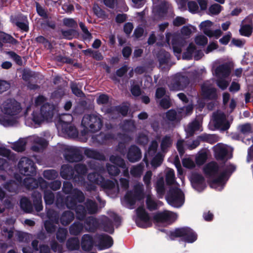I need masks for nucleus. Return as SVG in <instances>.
Wrapping results in <instances>:
<instances>
[{
  "label": "nucleus",
  "mask_w": 253,
  "mask_h": 253,
  "mask_svg": "<svg viewBox=\"0 0 253 253\" xmlns=\"http://www.w3.org/2000/svg\"><path fill=\"white\" fill-rule=\"evenodd\" d=\"M177 215L173 212L165 211L163 212L157 213L154 215V219L157 223H162L164 225L169 224L177 219Z\"/></svg>",
  "instance_id": "a211bd4d"
},
{
  "label": "nucleus",
  "mask_w": 253,
  "mask_h": 253,
  "mask_svg": "<svg viewBox=\"0 0 253 253\" xmlns=\"http://www.w3.org/2000/svg\"><path fill=\"white\" fill-rule=\"evenodd\" d=\"M200 141H207L210 143H214L218 139L216 135L213 134H203L197 137Z\"/></svg>",
  "instance_id": "49530a36"
},
{
  "label": "nucleus",
  "mask_w": 253,
  "mask_h": 253,
  "mask_svg": "<svg viewBox=\"0 0 253 253\" xmlns=\"http://www.w3.org/2000/svg\"><path fill=\"white\" fill-rule=\"evenodd\" d=\"M2 42L16 44L17 41L10 35L0 32V47L2 45Z\"/></svg>",
  "instance_id": "37998d69"
},
{
  "label": "nucleus",
  "mask_w": 253,
  "mask_h": 253,
  "mask_svg": "<svg viewBox=\"0 0 253 253\" xmlns=\"http://www.w3.org/2000/svg\"><path fill=\"white\" fill-rule=\"evenodd\" d=\"M121 127L125 132L132 131L135 128L134 122L132 121L125 122Z\"/></svg>",
  "instance_id": "5fc2aeb1"
},
{
  "label": "nucleus",
  "mask_w": 253,
  "mask_h": 253,
  "mask_svg": "<svg viewBox=\"0 0 253 253\" xmlns=\"http://www.w3.org/2000/svg\"><path fill=\"white\" fill-rule=\"evenodd\" d=\"M230 124L227 121L226 116L221 111L214 112L212 119L209 125V128L211 130L219 129L221 130H225L229 128Z\"/></svg>",
  "instance_id": "f8f14e48"
},
{
  "label": "nucleus",
  "mask_w": 253,
  "mask_h": 253,
  "mask_svg": "<svg viewBox=\"0 0 253 253\" xmlns=\"http://www.w3.org/2000/svg\"><path fill=\"white\" fill-rule=\"evenodd\" d=\"M146 203L147 208L150 211L156 210L161 204V202L156 201L149 193L147 195Z\"/></svg>",
  "instance_id": "58836bf2"
},
{
  "label": "nucleus",
  "mask_w": 253,
  "mask_h": 253,
  "mask_svg": "<svg viewBox=\"0 0 253 253\" xmlns=\"http://www.w3.org/2000/svg\"><path fill=\"white\" fill-rule=\"evenodd\" d=\"M40 178H39L38 181H37L35 179L31 177L25 178L23 180V184L28 189L35 188L38 187L39 185L40 186L39 182Z\"/></svg>",
  "instance_id": "ea45409f"
},
{
  "label": "nucleus",
  "mask_w": 253,
  "mask_h": 253,
  "mask_svg": "<svg viewBox=\"0 0 253 253\" xmlns=\"http://www.w3.org/2000/svg\"><path fill=\"white\" fill-rule=\"evenodd\" d=\"M0 124L4 126H13L17 124L22 111L20 104L14 99L4 101L0 107Z\"/></svg>",
  "instance_id": "20e7f679"
},
{
  "label": "nucleus",
  "mask_w": 253,
  "mask_h": 253,
  "mask_svg": "<svg viewBox=\"0 0 253 253\" xmlns=\"http://www.w3.org/2000/svg\"><path fill=\"white\" fill-rule=\"evenodd\" d=\"M98 226V221L93 216L89 217L85 220L84 228L87 231L93 232L96 230Z\"/></svg>",
  "instance_id": "c9c22d12"
},
{
  "label": "nucleus",
  "mask_w": 253,
  "mask_h": 253,
  "mask_svg": "<svg viewBox=\"0 0 253 253\" xmlns=\"http://www.w3.org/2000/svg\"><path fill=\"white\" fill-rule=\"evenodd\" d=\"M103 121L102 116L98 113L85 115L82 121V126L84 129L81 133L86 139L87 131L95 132L99 131L102 126Z\"/></svg>",
  "instance_id": "0eeeda50"
},
{
  "label": "nucleus",
  "mask_w": 253,
  "mask_h": 253,
  "mask_svg": "<svg viewBox=\"0 0 253 253\" xmlns=\"http://www.w3.org/2000/svg\"><path fill=\"white\" fill-rule=\"evenodd\" d=\"M21 18L22 21H17L16 22V25L23 31H27L28 30V24L27 17L25 16H22Z\"/></svg>",
  "instance_id": "052dcab7"
},
{
  "label": "nucleus",
  "mask_w": 253,
  "mask_h": 253,
  "mask_svg": "<svg viewBox=\"0 0 253 253\" xmlns=\"http://www.w3.org/2000/svg\"><path fill=\"white\" fill-rule=\"evenodd\" d=\"M94 240L97 243L98 248L100 250L108 249L113 245L112 238L105 234L97 235Z\"/></svg>",
  "instance_id": "5701e85b"
},
{
  "label": "nucleus",
  "mask_w": 253,
  "mask_h": 253,
  "mask_svg": "<svg viewBox=\"0 0 253 253\" xmlns=\"http://www.w3.org/2000/svg\"><path fill=\"white\" fill-rule=\"evenodd\" d=\"M72 185L70 182H65L63 183V191L66 194H70L64 200L60 195L57 197L56 205L57 207H62L65 204L68 209L75 210L77 218L82 220L87 213L93 214L98 211L96 204L92 200L87 199L84 203L85 207L82 205H77V202L82 203L84 199L83 193L78 189L72 190Z\"/></svg>",
  "instance_id": "f03ea898"
},
{
  "label": "nucleus",
  "mask_w": 253,
  "mask_h": 253,
  "mask_svg": "<svg viewBox=\"0 0 253 253\" xmlns=\"http://www.w3.org/2000/svg\"><path fill=\"white\" fill-rule=\"evenodd\" d=\"M222 6L218 4H213L209 8V13L211 15H217L222 10Z\"/></svg>",
  "instance_id": "0e129e2a"
},
{
  "label": "nucleus",
  "mask_w": 253,
  "mask_h": 253,
  "mask_svg": "<svg viewBox=\"0 0 253 253\" xmlns=\"http://www.w3.org/2000/svg\"><path fill=\"white\" fill-rule=\"evenodd\" d=\"M93 245V241L92 237L88 235H84L82 239L81 246L83 250L89 251L91 250Z\"/></svg>",
  "instance_id": "e433bc0d"
},
{
  "label": "nucleus",
  "mask_w": 253,
  "mask_h": 253,
  "mask_svg": "<svg viewBox=\"0 0 253 253\" xmlns=\"http://www.w3.org/2000/svg\"><path fill=\"white\" fill-rule=\"evenodd\" d=\"M235 169V167L230 164L227 165L222 170H219L216 163L211 162L205 166L204 171L209 179L211 187L220 191Z\"/></svg>",
  "instance_id": "7ed1b4c3"
},
{
  "label": "nucleus",
  "mask_w": 253,
  "mask_h": 253,
  "mask_svg": "<svg viewBox=\"0 0 253 253\" xmlns=\"http://www.w3.org/2000/svg\"><path fill=\"white\" fill-rule=\"evenodd\" d=\"M136 211L137 217L135 221L137 225L142 228H146L150 226V217L144 207L138 208Z\"/></svg>",
  "instance_id": "aec40b11"
},
{
  "label": "nucleus",
  "mask_w": 253,
  "mask_h": 253,
  "mask_svg": "<svg viewBox=\"0 0 253 253\" xmlns=\"http://www.w3.org/2000/svg\"><path fill=\"white\" fill-rule=\"evenodd\" d=\"M18 167L20 173L25 175H33L36 172L34 163L28 158H22Z\"/></svg>",
  "instance_id": "f3484780"
},
{
  "label": "nucleus",
  "mask_w": 253,
  "mask_h": 253,
  "mask_svg": "<svg viewBox=\"0 0 253 253\" xmlns=\"http://www.w3.org/2000/svg\"><path fill=\"white\" fill-rule=\"evenodd\" d=\"M47 216L49 219L44 222L45 228L48 233L53 232L56 228L55 224H57L58 222V215L54 211L48 210L47 211Z\"/></svg>",
  "instance_id": "412c9836"
},
{
  "label": "nucleus",
  "mask_w": 253,
  "mask_h": 253,
  "mask_svg": "<svg viewBox=\"0 0 253 253\" xmlns=\"http://www.w3.org/2000/svg\"><path fill=\"white\" fill-rule=\"evenodd\" d=\"M241 35L249 37L252 33V27L250 24L242 26L240 29Z\"/></svg>",
  "instance_id": "6e6d98bb"
},
{
  "label": "nucleus",
  "mask_w": 253,
  "mask_h": 253,
  "mask_svg": "<svg viewBox=\"0 0 253 253\" xmlns=\"http://www.w3.org/2000/svg\"><path fill=\"white\" fill-rule=\"evenodd\" d=\"M0 155L6 157L9 160L12 161L16 160V156L9 150L2 146H0Z\"/></svg>",
  "instance_id": "8fccbe9b"
},
{
  "label": "nucleus",
  "mask_w": 253,
  "mask_h": 253,
  "mask_svg": "<svg viewBox=\"0 0 253 253\" xmlns=\"http://www.w3.org/2000/svg\"><path fill=\"white\" fill-rule=\"evenodd\" d=\"M44 190V199L46 204L51 205L54 201V195L53 193L48 189H42Z\"/></svg>",
  "instance_id": "864d4df0"
},
{
  "label": "nucleus",
  "mask_w": 253,
  "mask_h": 253,
  "mask_svg": "<svg viewBox=\"0 0 253 253\" xmlns=\"http://www.w3.org/2000/svg\"><path fill=\"white\" fill-rule=\"evenodd\" d=\"M64 156L67 161L74 162L82 159V156L77 149L69 146H64Z\"/></svg>",
  "instance_id": "4be33fe9"
},
{
  "label": "nucleus",
  "mask_w": 253,
  "mask_h": 253,
  "mask_svg": "<svg viewBox=\"0 0 253 253\" xmlns=\"http://www.w3.org/2000/svg\"><path fill=\"white\" fill-rule=\"evenodd\" d=\"M190 179L193 187L197 191L201 192L205 188V179L201 174L194 173L192 174Z\"/></svg>",
  "instance_id": "bb28decb"
},
{
  "label": "nucleus",
  "mask_w": 253,
  "mask_h": 253,
  "mask_svg": "<svg viewBox=\"0 0 253 253\" xmlns=\"http://www.w3.org/2000/svg\"><path fill=\"white\" fill-rule=\"evenodd\" d=\"M164 178L161 177L157 180L156 185V189L159 194L163 195L164 193Z\"/></svg>",
  "instance_id": "680f3d73"
},
{
  "label": "nucleus",
  "mask_w": 253,
  "mask_h": 253,
  "mask_svg": "<svg viewBox=\"0 0 253 253\" xmlns=\"http://www.w3.org/2000/svg\"><path fill=\"white\" fill-rule=\"evenodd\" d=\"M189 84L187 77L182 76L181 74H177L170 80L168 85L170 90L178 91L183 89Z\"/></svg>",
  "instance_id": "2eb2a0df"
},
{
  "label": "nucleus",
  "mask_w": 253,
  "mask_h": 253,
  "mask_svg": "<svg viewBox=\"0 0 253 253\" xmlns=\"http://www.w3.org/2000/svg\"><path fill=\"white\" fill-rule=\"evenodd\" d=\"M166 180L167 184L174 185L171 187L167 196V200L169 204L175 208H179L184 202V194L175 183L174 170L167 168L166 169Z\"/></svg>",
  "instance_id": "423d86ee"
},
{
  "label": "nucleus",
  "mask_w": 253,
  "mask_h": 253,
  "mask_svg": "<svg viewBox=\"0 0 253 253\" xmlns=\"http://www.w3.org/2000/svg\"><path fill=\"white\" fill-rule=\"evenodd\" d=\"M67 247L69 250H78L80 247V242L77 238L69 239L67 242Z\"/></svg>",
  "instance_id": "09e8293b"
},
{
  "label": "nucleus",
  "mask_w": 253,
  "mask_h": 253,
  "mask_svg": "<svg viewBox=\"0 0 253 253\" xmlns=\"http://www.w3.org/2000/svg\"><path fill=\"white\" fill-rule=\"evenodd\" d=\"M74 218V213L70 211H66L63 213L60 218V221L62 225L69 224Z\"/></svg>",
  "instance_id": "a19ab883"
},
{
  "label": "nucleus",
  "mask_w": 253,
  "mask_h": 253,
  "mask_svg": "<svg viewBox=\"0 0 253 253\" xmlns=\"http://www.w3.org/2000/svg\"><path fill=\"white\" fill-rule=\"evenodd\" d=\"M208 42V38L204 35H199L195 38V42L199 46H204L207 44Z\"/></svg>",
  "instance_id": "e2e57ef3"
},
{
  "label": "nucleus",
  "mask_w": 253,
  "mask_h": 253,
  "mask_svg": "<svg viewBox=\"0 0 253 253\" xmlns=\"http://www.w3.org/2000/svg\"><path fill=\"white\" fill-rule=\"evenodd\" d=\"M34 205L36 210L40 211L42 210L43 207L42 204V195L37 191H34L32 194Z\"/></svg>",
  "instance_id": "4c0bfd02"
},
{
  "label": "nucleus",
  "mask_w": 253,
  "mask_h": 253,
  "mask_svg": "<svg viewBox=\"0 0 253 253\" xmlns=\"http://www.w3.org/2000/svg\"><path fill=\"white\" fill-rule=\"evenodd\" d=\"M20 207L26 212H30L32 210V206L29 201L26 198H22L20 200Z\"/></svg>",
  "instance_id": "603ef678"
},
{
  "label": "nucleus",
  "mask_w": 253,
  "mask_h": 253,
  "mask_svg": "<svg viewBox=\"0 0 253 253\" xmlns=\"http://www.w3.org/2000/svg\"><path fill=\"white\" fill-rule=\"evenodd\" d=\"M173 144V139L170 135H165L162 138L160 141V147L161 151L166 153L171 147Z\"/></svg>",
  "instance_id": "2f4dec72"
},
{
  "label": "nucleus",
  "mask_w": 253,
  "mask_h": 253,
  "mask_svg": "<svg viewBox=\"0 0 253 253\" xmlns=\"http://www.w3.org/2000/svg\"><path fill=\"white\" fill-rule=\"evenodd\" d=\"M127 157L130 162L138 161L141 157L140 150L136 146H131L129 149Z\"/></svg>",
  "instance_id": "c756f323"
},
{
  "label": "nucleus",
  "mask_w": 253,
  "mask_h": 253,
  "mask_svg": "<svg viewBox=\"0 0 253 253\" xmlns=\"http://www.w3.org/2000/svg\"><path fill=\"white\" fill-rule=\"evenodd\" d=\"M106 168L108 173L111 176H117L120 172V170L117 167L109 164L106 165Z\"/></svg>",
  "instance_id": "bf43d9fd"
},
{
  "label": "nucleus",
  "mask_w": 253,
  "mask_h": 253,
  "mask_svg": "<svg viewBox=\"0 0 253 253\" xmlns=\"http://www.w3.org/2000/svg\"><path fill=\"white\" fill-rule=\"evenodd\" d=\"M203 56V53L201 50L197 51L196 46L193 43L189 44L187 50L183 54V58L184 59H190L194 56L195 60H198Z\"/></svg>",
  "instance_id": "cd10ccee"
},
{
  "label": "nucleus",
  "mask_w": 253,
  "mask_h": 253,
  "mask_svg": "<svg viewBox=\"0 0 253 253\" xmlns=\"http://www.w3.org/2000/svg\"><path fill=\"white\" fill-rule=\"evenodd\" d=\"M213 74L217 78V84L221 89L224 90L229 85L230 80H226L230 74V68L227 63L219 65L216 67Z\"/></svg>",
  "instance_id": "1a4fd4ad"
},
{
  "label": "nucleus",
  "mask_w": 253,
  "mask_h": 253,
  "mask_svg": "<svg viewBox=\"0 0 253 253\" xmlns=\"http://www.w3.org/2000/svg\"><path fill=\"white\" fill-rule=\"evenodd\" d=\"M182 117V112L179 109L177 111L170 110L166 113V118L171 122H178Z\"/></svg>",
  "instance_id": "f704fd0d"
},
{
  "label": "nucleus",
  "mask_w": 253,
  "mask_h": 253,
  "mask_svg": "<svg viewBox=\"0 0 253 253\" xmlns=\"http://www.w3.org/2000/svg\"><path fill=\"white\" fill-rule=\"evenodd\" d=\"M213 149L215 156L218 159H228L232 157V149L227 145L218 143L215 145Z\"/></svg>",
  "instance_id": "6ab92c4d"
},
{
  "label": "nucleus",
  "mask_w": 253,
  "mask_h": 253,
  "mask_svg": "<svg viewBox=\"0 0 253 253\" xmlns=\"http://www.w3.org/2000/svg\"><path fill=\"white\" fill-rule=\"evenodd\" d=\"M175 237H182L185 242L192 243L197 239V235L191 228L183 227L176 229L171 232L169 238L173 240Z\"/></svg>",
  "instance_id": "ddd939ff"
},
{
  "label": "nucleus",
  "mask_w": 253,
  "mask_h": 253,
  "mask_svg": "<svg viewBox=\"0 0 253 253\" xmlns=\"http://www.w3.org/2000/svg\"><path fill=\"white\" fill-rule=\"evenodd\" d=\"M60 124L57 126L61 129L65 136L69 137H76L78 136V131L76 128L70 123L73 121V117L70 114H66L61 116Z\"/></svg>",
  "instance_id": "9b49d317"
},
{
  "label": "nucleus",
  "mask_w": 253,
  "mask_h": 253,
  "mask_svg": "<svg viewBox=\"0 0 253 253\" xmlns=\"http://www.w3.org/2000/svg\"><path fill=\"white\" fill-rule=\"evenodd\" d=\"M85 154L89 158L94 160H91L88 166L92 169L95 170V172L90 173L87 175V180L90 182L88 183L85 181L84 175L86 173L87 169L86 166L81 164H79L75 167V170H73L72 167L69 165H64L62 166L60 175L64 179H73V180L78 182L81 185L84 186L87 191H94L96 189L95 184L100 185L102 187L108 189H116L119 191L118 186L116 188L115 182L111 180H105L102 175L105 172L102 167L96 166V162L95 160H104V156L98 151L92 149H86Z\"/></svg>",
  "instance_id": "f257e3e1"
},
{
  "label": "nucleus",
  "mask_w": 253,
  "mask_h": 253,
  "mask_svg": "<svg viewBox=\"0 0 253 253\" xmlns=\"http://www.w3.org/2000/svg\"><path fill=\"white\" fill-rule=\"evenodd\" d=\"M46 98L39 95L35 100V106L32 114V120L37 124L44 121H50L56 111V107L53 104L45 103Z\"/></svg>",
  "instance_id": "39448f33"
},
{
  "label": "nucleus",
  "mask_w": 253,
  "mask_h": 253,
  "mask_svg": "<svg viewBox=\"0 0 253 253\" xmlns=\"http://www.w3.org/2000/svg\"><path fill=\"white\" fill-rule=\"evenodd\" d=\"M84 226L80 222H75L70 228V232L73 235H78L83 230Z\"/></svg>",
  "instance_id": "a18cd8bd"
},
{
  "label": "nucleus",
  "mask_w": 253,
  "mask_h": 253,
  "mask_svg": "<svg viewBox=\"0 0 253 253\" xmlns=\"http://www.w3.org/2000/svg\"><path fill=\"white\" fill-rule=\"evenodd\" d=\"M212 25V23L209 21L206 20L202 22L200 25V29L209 37H215L218 38L222 34V32L220 30H216L212 31L211 28Z\"/></svg>",
  "instance_id": "b1692460"
},
{
  "label": "nucleus",
  "mask_w": 253,
  "mask_h": 253,
  "mask_svg": "<svg viewBox=\"0 0 253 253\" xmlns=\"http://www.w3.org/2000/svg\"><path fill=\"white\" fill-rule=\"evenodd\" d=\"M158 146V144L156 141L153 140L151 142L143 160L147 166L148 165V158L153 156L154 157L153 158L151 163V165L153 168H156L160 166L162 163L163 161V156L160 153L156 154Z\"/></svg>",
  "instance_id": "9d476101"
},
{
  "label": "nucleus",
  "mask_w": 253,
  "mask_h": 253,
  "mask_svg": "<svg viewBox=\"0 0 253 253\" xmlns=\"http://www.w3.org/2000/svg\"><path fill=\"white\" fill-rule=\"evenodd\" d=\"M202 95L205 98L215 99L216 97V89L211 81L205 82L201 86Z\"/></svg>",
  "instance_id": "393cba45"
},
{
  "label": "nucleus",
  "mask_w": 253,
  "mask_h": 253,
  "mask_svg": "<svg viewBox=\"0 0 253 253\" xmlns=\"http://www.w3.org/2000/svg\"><path fill=\"white\" fill-rule=\"evenodd\" d=\"M108 214L109 218L105 216L102 217L103 230L106 232L112 233L114 232L113 225L118 226L120 218L113 211H109Z\"/></svg>",
  "instance_id": "dca6fc26"
},
{
  "label": "nucleus",
  "mask_w": 253,
  "mask_h": 253,
  "mask_svg": "<svg viewBox=\"0 0 253 253\" xmlns=\"http://www.w3.org/2000/svg\"><path fill=\"white\" fill-rule=\"evenodd\" d=\"M28 139L33 143L31 149L35 152H40L47 145V141L38 135L31 136Z\"/></svg>",
  "instance_id": "a878e982"
},
{
  "label": "nucleus",
  "mask_w": 253,
  "mask_h": 253,
  "mask_svg": "<svg viewBox=\"0 0 253 253\" xmlns=\"http://www.w3.org/2000/svg\"><path fill=\"white\" fill-rule=\"evenodd\" d=\"M195 30V28L191 25L184 26L181 29V34L183 37L187 39L191 36Z\"/></svg>",
  "instance_id": "de8ad7c7"
},
{
  "label": "nucleus",
  "mask_w": 253,
  "mask_h": 253,
  "mask_svg": "<svg viewBox=\"0 0 253 253\" xmlns=\"http://www.w3.org/2000/svg\"><path fill=\"white\" fill-rule=\"evenodd\" d=\"M202 122L197 120L189 124L187 127L185 128V131L189 135H192L194 132L197 130L202 131L201 128Z\"/></svg>",
  "instance_id": "473e14b6"
},
{
  "label": "nucleus",
  "mask_w": 253,
  "mask_h": 253,
  "mask_svg": "<svg viewBox=\"0 0 253 253\" xmlns=\"http://www.w3.org/2000/svg\"><path fill=\"white\" fill-rule=\"evenodd\" d=\"M182 163L183 167L187 169H192L195 166V162L190 157L184 158L182 160Z\"/></svg>",
  "instance_id": "69168bd1"
},
{
  "label": "nucleus",
  "mask_w": 253,
  "mask_h": 253,
  "mask_svg": "<svg viewBox=\"0 0 253 253\" xmlns=\"http://www.w3.org/2000/svg\"><path fill=\"white\" fill-rule=\"evenodd\" d=\"M43 176L49 180L55 179L58 175L57 171L54 169H48L44 171Z\"/></svg>",
  "instance_id": "4d7b16f0"
},
{
  "label": "nucleus",
  "mask_w": 253,
  "mask_h": 253,
  "mask_svg": "<svg viewBox=\"0 0 253 253\" xmlns=\"http://www.w3.org/2000/svg\"><path fill=\"white\" fill-rule=\"evenodd\" d=\"M152 176V172L151 171H148L143 177V181L146 185L147 190L148 191L151 188V179Z\"/></svg>",
  "instance_id": "338daca9"
},
{
  "label": "nucleus",
  "mask_w": 253,
  "mask_h": 253,
  "mask_svg": "<svg viewBox=\"0 0 253 253\" xmlns=\"http://www.w3.org/2000/svg\"><path fill=\"white\" fill-rule=\"evenodd\" d=\"M153 3V12L155 14H158L162 16L167 9L169 7V4L165 1H160V0H152Z\"/></svg>",
  "instance_id": "c85d7f7f"
},
{
  "label": "nucleus",
  "mask_w": 253,
  "mask_h": 253,
  "mask_svg": "<svg viewBox=\"0 0 253 253\" xmlns=\"http://www.w3.org/2000/svg\"><path fill=\"white\" fill-rule=\"evenodd\" d=\"M207 159V153L206 151H200L196 155V162L198 165H202Z\"/></svg>",
  "instance_id": "3c124183"
},
{
  "label": "nucleus",
  "mask_w": 253,
  "mask_h": 253,
  "mask_svg": "<svg viewBox=\"0 0 253 253\" xmlns=\"http://www.w3.org/2000/svg\"><path fill=\"white\" fill-rule=\"evenodd\" d=\"M112 138H114V136H112L110 134H107L104 135L102 133L100 134L99 135L96 136L92 137L93 141H96L99 143H104L105 140L109 139Z\"/></svg>",
  "instance_id": "13d9d810"
},
{
  "label": "nucleus",
  "mask_w": 253,
  "mask_h": 253,
  "mask_svg": "<svg viewBox=\"0 0 253 253\" xmlns=\"http://www.w3.org/2000/svg\"><path fill=\"white\" fill-rule=\"evenodd\" d=\"M144 166L143 164H139L133 166L130 170L131 175L135 177H140L143 171Z\"/></svg>",
  "instance_id": "c03bdc74"
},
{
  "label": "nucleus",
  "mask_w": 253,
  "mask_h": 253,
  "mask_svg": "<svg viewBox=\"0 0 253 253\" xmlns=\"http://www.w3.org/2000/svg\"><path fill=\"white\" fill-rule=\"evenodd\" d=\"M39 182L40 184V187L42 189H47L49 187L53 190H57L59 189L61 186V182L58 180H55L51 182L50 184H48L47 182L43 180L42 178L39 179Z\"/></svg>",
  "instance_id": "72a5a7b5"
},
{
  "label": "nucleus",
  "mask_w": 253,
  "mask_h": 253,
  "mask_svg": "<svg viewBox=\"0 0 253 253\" xmlns=\"http://www.w3.org/2000/svg\"><path fill=\"white\" fill-rule=\"evenodd\" d=\"M144 198L143 185L142 183L136 184L133 191L128 192L122 200V204L126 208L132 209L136 201H139Z\"/></svg>",
  "instance_id": "6e6552de"
},
{
  "label": "nucleus",
  "mask_w": 253,
  "mask_h": 253,
  "mask_svg": "<svg viewBox=\"0 0 253 253\" xmlns=\"http://www.w3.org/2000/svg\"><path fill=\"white\" fill-rule=\"evenodd\" d=\"M110 161L113 164L117 165V166L124 169L123 171V175L127 178L129 177L128 169L126 167V164L124 160L119 157L116 156H111L110 158Z\"/></svg>",
  "instance_id": "7c9ffc66"
},
{
  "label": "nucleus",
  "mask_w": 253,
  "mask_h": 253,
  "mask_svg": "<svg viewBox=\"0 0 253 253\" xmlns=\"http://www.w3.org/2000/svg\"><path fill=\"white\" fill-rule=\"evenodd\" d=\"M170 39H171V44L173 52L177 59H179L182 51V47L184 46L186 42L177 35L170 33L167 34L166 41L169 45L170 44Z\"/></svg>",
  "instance_id": "4468645a"
},
{
  "label": "nucleus",
  "mask_w": 253,
  "mask_h": 253,
  "mask_svg": "<svg viewBox=\"0 0 253 253\" xmlns=\"http://www.w3.org/2000/svg\"><path fill=\"white\" fill-rule=\"evenodd\" d=\"M27 142L26 138H20L12 144V148L16 151L22 152L25 150Z\"/></svg>",
  "instance_id": "79ce46f5"
},
{
  "label": "nucleus",
  "mask_w": 253,
  "mask_h": 253,
  "mask_svg": "<svg viewBox=\"0 0 253 253\" xmlns=\"http://www.w3.org/2000/svg\"><path fill=\"white\" fill-rule=\"evenodd\" d=\"M4 187L10 192H17L18 184L15 181H10L5 185Z\"/></svg>",
  "instance_id": "774afa93"
}]
</instances>
